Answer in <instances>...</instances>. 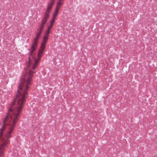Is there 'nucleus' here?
Returning <instances> with one entry per match:
<instances>
[{
	"label": "nucleus",
	"instance_id": "20e7f679",
	"mask_svg": "<svg viewBox=\"0 0 157 157\" xmlns=\"http://www.w3.org/2000/svg\"><path fill=\"white\" fill-rule=\"evenodd\" d=\"M63 0H59L57 2L56 8L60 9V7L63 5Z\"/></svg>",
	"mask_w": 157,
	"mask_h": 157
},
{
	"label": "nucleus",
	"instance_id": "39448f33",
	"mask_svg": "<svg viewBox=\"0 0 157 157\" xmlns=\"http://www.w3.org/2000/svg\"><path fill=\"white\" fill-rule=\"evenodd\" d=\"M59 9L56 7L54 12L53 13L52 17L56 18L58 15Z\"/></svg>",
	"mask_w": 157,
	"mask_h": 157
},
{
	"label": "nucleus",
	"instance_id": "f03ea898",
	"mask_svg": "<svg viewBox=\"0 0 157 157\" xmlns=\"http://www.w3.org/2000/svg\"><path fill=\"white\" fill-rule=\"evenodd\" d=\"M56 18L53 17H52V19L50 21V24L48 26V28L46 30L45 32L44 35L43 37L42 41L41 43V46L40 48L38 51L37 60H38L40 59H41L44 53V50L45 48L46 45L47 44V41L48 40L49 35L50 33L51 29L53 25V24L55 21Z\"/></svg>",
	"mask_w": 157,
	"mask_h": 157
},
{
	"label": "nucleus",
	"instance_id": "f257e3e1",
	"mask_svg": "<svg viewBox=\"0 0 157 157\" xmlns=\"http://www.w3.org/2000/svg\"><path fill=\"white\" fill-rule=\"evenodd\" d=\"M44 25L41 24L37 30L33 38L32 44L29 49L28 53L29 61L28 66L26 72L24 73L21 80V84L17 89H28L31 81V78L34 73L33 71L34 70L38 65L40 60H36L37 58V53L36 56H34L33 53L37 47L38 40L44 28Z\"/></svg>",
	"mask_w": 157,
	"mask_h": 157
},
{
	"label": "nucleus",
	"instance_id": "7ed1b4c3",
	"mask_svg": "<svg viewBox=\"0 0 157 157\" xmlns=\"http://www.w3.org/2000/svg\"><path fill=\"white\" fill-rule=\"evenodd\" d=\"M52 6L47 4V8L46 10L44 18L41 22L42 24L44 25L47 21L48 18L49 17V14L52 7Z\"/></svg>",
	"mask_w": 157,
	"mask_h": 157
},
{
	"label": "nucleus",
	"instance_id": "423d86ee",
	"mask_svg": "<svg viewBox=\"0 0 157 157\" xmlns=\"http://www.w3.org/2000/svg\"><path fill=\"white\" fill-rule=\"evenodd\" d=\"M55 3V0H50L47 4L53 6Z\"/></svg>",
	"mask_w": 157,
	"mask_h": 157
}]
</instances>
